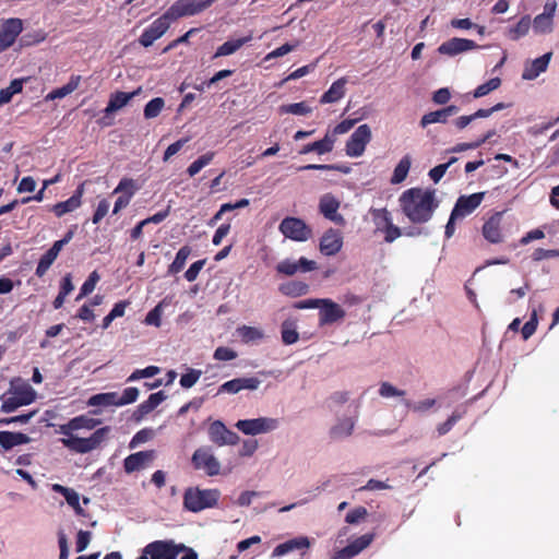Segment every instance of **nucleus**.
I'll return each instance as SVG.
<instances>
[{"label": "nucleus", "mask_w": 559, "mask_h": 559, "mask_svg": "<svg viewBox=\"0 0 559 559\" xmlns=\"http://www.w3.org/2000/svg\"><path fill=\"white\" fill-rule=\"evenodd\" d=\"M399 202L405 216L415 224L431 219L439 207V201L433 189H407L400 195Z\"/></svg>", "instance_id": "obj_1"}, {"label": "nucleus", "mask_w": 559, "mask_h": 559, "mask_svg": "<svg viewBox=\"0 0 559 559\" xmlns=\"http://www.w3.org/2000/svg\"><path fill=\"white\" fill-rule=\"evenodd\" d=\"M9 393L12 395L8 396V394L4 393L0 396L2 402L1 411L3 413L15 412L21 406L32 404L37 397L36 391L29 383L25 382L21 378H16L11 381Z\"/></svg>", "instance_id": "obj_2"}, {"label": "nucleus", "mask_w": 559, "mask_h": 559, "mask_svg": "<svg viewBox=\"0 0 559 559\" xmlns=\"http://www.w3.org/2000/svg\"><path fill=\"white\" fill-rule=\"evenodd\" d=\"M110 430L109 426L98 428L88 438H80L71 433V436H67L68 438L61 439V442L69 450L85 454L98 449L108 438Z\"/></svg>", "instance_id": "obj_3"}, {"label": "nucleus", "mask_w": 559, "mask_h": 559, "mask_svg": "<svg viewBox=\"0 0 559 559\" xmlns=\"http://www.w3.org/2000/svg\"><path fill=\"white\" fill-rule=\"evenodd\" d=\"M221 492L217 489L188 487L183 495V506L192 512H199L215 507Z\"/></svg>", "instance_id": "obj_4"}, {"label": "nucleus", "mask_w": 559, "mask_h": 559, "mask_svg": "<svg viewBox=\"0 0 559 559\" xmlns=\"http://www.w3.org/2000/svg\"><path fill=\"white\" fill-rule=\"evenodd\" d=\"M139 390L134 386H129L123 390L120 395L118 392H106L92 395L88 401V406H123L136 401Z\"/></svg>", "instance_id": "obj_5"}, {"label": "nucleus", "mask_w": 559, "mask_h": 559, "mask_svg": "<svg viewBox=\"0 0 559 559\" xmlns=\"http://www.w3.org/2000/svg\"><path fill=\"white\" fill-rule=\"evenodd\" d=\"M174 20L175 5H170L164 15L155 20L147 28L143 31L139 38L140 44L144 47L153 45L155 40L165 34Z\"/></svg>", "instance_id": "obj_6"}, {"label": "nucleus", "mask_w": 559, "mask_h": 559, "mask_svg": "<svg viewBox=\"0 0 559 559\" xmlns=\"http://www.w3.org/2000/svg\"><path fill=\"white\" fill-rule=\"evenodd\" d=\"M280 231L294 241H307L312 237V229L299 217H285L280 224Z\"/></svg>", "instance_id": "obj_7"}, {"label": "nucleus", "mask_w": 559, "mask_h": 559, "mask_svg": "<svg viewBox=\"0 0 559 559\" xmlns=\"http://www.w3.org/2000/svg\"><path fill=\"white\" fill-rule=\"evenodd\" d=\"M371 139V131L367 124L358 127L345 144V153L349 157H359L366 152V144Z\"/></svg>", "instance_id": "obj_8"}, {"label": "nucleus", "mask_w": 559, "mask_h": 559, "mask_svg": "<svg viewBox=\"0 0 559 559\" xmlns=\"http://www.w3.org/2000/svg\"><path fill=\"white\" fill-rule=\"evenodd\" d=\"M191 463L195 469H202L209 476L219 474L221 463L210 449L200 448L195 450L192 454Z\"/></svg>", "instance_id": "obj_9"}, {"label": "nucleus", "mask_w": 559, "mask_h": 559, "mask_svg": "<svg viewBox=\"0 0 559 559\" xmlns=\"http://www.w3.org/2000/svg\"><path fill=\"white\" fill-rule=\"evenodd\" d=\"M486 192H475L460 195L452 209V218H464L472 214L481 203Z\"/></svg>", "instance_id": "obj_10"}, {"label": "nucleus", "mask_w": 559, "mask_h": 559, "mask_svg": "<svg viewBox=\"0 0 559 559\" xmlns=\"http://www.w3.org/2000/svg\"><path fill=\"white\" fill-rule=\"evenodd\" d=\"M319 307V325H329L342 321L345 318V311L338 302L331 298H321Z\"/></svg>", "instance_id": "obj_11"}, {"label": "nucleus", "mask_w": 559, "mask_h": 559, "mask_svg": "<svg viewBox=\"0 0 559 559\" xmlns=\"http://www.w3.org/2000/svg\"><path fill=\"white\" fill-rule=\"evenodd\" d=\"M245 435H259L277 428L278 421L274 418L260 417L254 419H240L235 425Z\"/></svg>", "instance_id": "obj_12"}, {"label": "nucleus", "mask_w": 559, "mask_h": 559, "mask_svg": "<svg viewBox=\"0 0 559 559\" xmlns=\"http://www.w3.org/2000/svg\"><path fill=\"white\" fill-rule=\"evenodd\" d=\"M209 438L217 447L236 445L239 435L228 429L221 420H215L209 427Z\"/></svg>", "instance_id": "obj_13"}, {"label": "nucleus", "mask_w": 559, "mask_h": 559, "mask_svg": "<svg viewBox=\"0 0 559 559\" xmlns=\"http://www.w3.org/2000/svg\"><path fill=\"white\" fill-rule=\"evenodd\" d=\"M139 559H175V543L153 542L143 549Z\"/></svg>", "instance_id": "obj_14"}, {"label": "nucleus", "mask_w": 559, "mask_h": 559, "mask_svg": "<svg viewBox=\"0 0 559 559\" xmlns=\"http://www.w3.org/2000/svg\"><path fill=\"white\" fill-rule=\"evenodd\" d=\"M478 45L475 40L462 37H452L441 43L438 51L445 56H456L462 52L477 49Z\"/></svg>", "instance_id": "obj_15"}, {"label": "nucleus", "mask_w": 559, "mask_h": 559, "mask_svg": "<svg viewBox=\"0 0 559 559\" xmlns=\"http://www.w3.org/2000/svg\"><path fill=\"white\" fill-rule=\"evenodd\" d=\"M340 202L332 193L323 194L319 200V212L328 219L343 226L345 218L338 214Z\"/></svg>", "instance_id": "obj_16"}, {"label": "nucleus", "mask_w": 559, "mask_h": 559, "mask_svg": "<svg viewBox=\"0 0 559 559\" xmlns=\"http://www.w3.org/2000/svg\"><path fill=\"white\" fill-rule=\"evenodd\" d=\"M343 237L340 230L330 227L320 238L319 249L326 257L338 254L342 250Z\"/></svg>", "instance_id": "obj_17"}, {"label": "nucleus", "mask_w": 559, "mask_h": 559, "mask_svg": "<svg viewBox=\"0 0 559 559\" xmlns=\"http://www.w3.org/2000/svg\"><path fill=\"white\" fill-rule=\"evenodd\" d=\"M261 380L257 377H241L235 378L224 382L219 388L217 393H229L237 394L241 392V390H257L260 385Z\"/></svg>", "instance_id": "obj_18"}, {"label": "nucleus", "mask_w": 559, "mask_h": 559, "mask_svg": "<svg viewBox=\"0 0 559 559\" xmlns=\"http://www.w3.org/2000/svg\"><path fill=\"white\" fill-rule=\"evenodd\" d=\"M374 533H367L349 542L346 547L337 551L336 559H352L364 551L373 540Z\"/></svg>", "instance_id": "obj_19"}, {"label": "nucleus", "mask_w": 559, "mask_h": 559, "mask_svg": "<svg viewBox=\"0 0 559 559\" xmlns=\"http://www.w3.org/2000/svg\"><path fill=\"white\" fill-rule=\"evenodd\" d=\"M102 424L100 419L90 417L87 415H80L70 419L67 424L60 426V433L63 436H71L75 430L86 429L93 430Z\"/></svg>", "instance_id": "obj_20"}, {"label": "nucleus", "mask_w": 559, "mask_h": 559, "mask_svg": "<svg viewBox=\"0 0 559 559\" xmlns=\"http://www.w3.org/2000/svg\"><path fill=\"white\" fill-rule=\"evenodd\" d=\"M503 212H495L483 225V236L491 243H499L503 240L501 231Z\"/></svg>", "instance_id": "obj_21"}, {"label": "nucleus", "mask_w": 559, "mask_h": 559, "mask_svg": "<svg viewBox=\"0 0 559 559\" xmlns=\"http://www.w3.org/2000/svg\"><path fill=\"white\" fill-rule=\"evenodd\" d=\"M83 194L84 183H81L68 200L56 203L55 205L51 206L50 211L57 217H61L67 213H71L81 206Z\"/></svg>", "instance_id": "obj_22"}, {"label": "nucleus", "mask_w": 559, "mask_h": 559, "mask_svg": "<svg viewBox=\"0 0 559 559\" xmlns=\"http://www.w3.org/2000/svg\"><path fill=\"white\" fill-rule=\"evenodd\" d=\"M317 269L316 261L308 260L306 258H300L298 261H292L286 259L281 261L276 265V271L281 274L292 276L298 271L300 272H310Z\"/></svg>", "instance_id": "obj_23"}, {"label": "nucleus", "mask_w": 559, "mask_h": 559, "mask_svg": "<svg viewBox=\"0 0 559 559\" xmlns=\"http://www.w3.org/2000/svg\"><path fill=\"white\" fill-rule=\"evenodd\" d=\"M460 108L455 105H450L444 108L429 111L421 116L419 120V126L425 129L430 124L441 123L445 124L449 118L459 112Z\"/></svg>", "instance_id": "obj_24"}, {"label": "nucleus", "mask_w": 559, "mask_h": 559, "mask_svg": "<svg viewBox=\"0 0 559 559\" xmlns=\"http://www.w3.org/2000/svg\"><path fill=\"white\" fill-rule=\"evenodd\" d=\"M552 57V52H546L542 57L532 60L531 62H526L523 72L522 79L526 81L536 80L540 74L546 72L548 63Z\"/></svg>", "instance_id": "obj_25"}, {"label": "nucleus", "mask_w": 559, "mask_h": 559, "mask_svg": "<svg viewBox=\"0 0 559 559\" xmlns=\"http://www.w3.org/2000/svg\"><path fill=\"white\" fill-rule=\"evenodd\" d=\"M153 460L154 451H140L127 456L123 461V467L130 474L147 467Z\"/></svg>", "instance_id": "obj_26"}, {"label": "nucleus", "mask_w": 559, "mask_h": 559, "mask_svg": "<svg viewBox=\"0 0 559 559\" xmlns=\"http://www.w3.org/2000/svg\"><path fill=\"white\" fill-rule=\"evenodd\" d=\"M311 546V542L309 537L307 536H298L288 539L287 542H283L282 544L277 545L273 551L272 557H282L284 555H287L294 550H305L309 549Z\"/></svg>", "instance_id": "obj_27"}, {"label": "nucleus", "mask_w": 559, "mask_h": 559, "mask_svg": "<svg viewBox=\"0 0 559 559\" xmlns=\"http://www.w3.org/2000/svg\"><path fill=\"white\" fill-rule=\"evenodd\" d=\"M356 420L350 417L342 418L336 421L329 430L331 441H341L343 438H349L353 435Z\"/></svg>", "instance_id": "obj_28"}, {"label": "nucleus", "mask_w": 559, "mask_h": 559, "mask_svg": "<svg viewBox=\"0 0 559 559\" xmlns=\"http://www.w3.org/2000/svg\"><path fill=\"white\" fill-rule=\"evenodd\" d=\"M214 0H178L177 16H192L211 5Z\"/></svg>", "instance_id": "obj_29"}, {"label": "nucleus", "mask_w": 559, "mask_h": 559, "mask_svg": "<svg viewBox=\"0 0 559 559\" xmlns=\"http://www.w3.org/2000/svg\"><path fill=\"white\" fill-rule=\"evenodd\" d=\"M346 78L335 81L320 97V104H333L340 102L345 94Z\"/></svg>", "instance_id": "obj_30"}, {"label": "nucleus", "mask_w": 559, "mask_h": 559, "mask_svg": "<svg viewBox=\"0 0 559 559\" xmlns=\"http://www.w3.org/2000/svg\"><path fill=\"white\" fill-rule=\"evenodd\" d=\"M31 438L23 432L0 431V445L8 451L21 444L29 443Z\"/></svg>", "instance_id": "obj_31"}, {"label": "nucleus", "mask_w": 559, "mask_h": 559, "mask_svg": "<svg viewBox=\"0 0 559 559\" xmlns=\"http://www.w3.org/2000/svg\"><path fill=\"white\" fill-rule=\"evenodd\" d=\"M334 142L335 140L332 136L325 134L323 139L304 145L300 154H309L314 152L319 155H323L331 153L334 147Z\"/></svg>", "instance_id": "obj_32"}, {"label": "nucleus", "mask_w": 559, "mask_h": 559, "mask_svg": "<svg viewBox=\"0 0 559 559\" xmlns=\"http://www.w3.org/2000/svg\"><path fill=\"white\" fill-rule=\"evenodd\" d=\"M136 94L138 92H116L111 94L109 102L106 108L104 109L106 117L124 107L129 103V100H131Z\"/></svg>", "instance_id": "obj_33"}, {"label": "nucleus", "mask_w": 559, "mask_h": 559, "mask_svg": "<svg viewBox=\"0 0 559 559\" xmlns=\"http://www.w3.org/2000/svg\"><path fill=\"white\" fill-rule=\"evenodd\" d=\"M80 81H81L80 75H72L66 85L58 87L56 90H52L46 96V99L53 100V99H60V98L66 97L67 95L71 94L79 87Z\"/></svg>", "instance_id": "obj_34"}, {"label": "nucleus", "mask_w": 559, "mask_h": 559, "mask_svg": "<svg viewBox=\"0 0 559 559\" xmlns=\"http://www.w3.org/2000/svg\"><path fill=\"white\" fill-rule=\"evenodd\" d=\"M250 36H247L224 41L223 45L216 49L214 57L229 56L235 53L238 51V49H241L242 46L246 45L248 40H250Z\"/></svg>", "instance_id": "obj_35"}, {"label": "nucleus", "mask_w": 559, "mask_h": 559, "mask_svg": "<svg viewBox=\"0 0 559 559\" xmlns=\"http://www.w3.org/2000/svg\"><path fill=\"white\" fill-rule=\"evenodd\" d=\"M278 290L286 296L299 297L308 294L309 285L304 282H297V280H292L288 283L281 284Z\"/></svg>", "instance_id": "obj_36"}, {"label": "nucleus", "mask_w": 559, "mask_h": 559, "mask_svg": "<svg viewBox=\"0 0 559 559\" xmlns=\"http://www.w3.org/2000/svg\"><path fill=\"white\" fill-rule=\"evenodd\" d=\"M411 167L412 158L409 155H406L394 167L391 177V183L399 185L403 182L407 178Z\"/></svg>", "instance_id": "obj_37"}, {"label": "nucleus", "mask_w": 559, "mask_h": 559, "mask_svg": "<svg viewBox=\"0 0 559 559\" xmlns=\"http://www.w3.org/2000/svg\"><path fill=\"white\" fill-rule=\"evenodd\" d=\"M369 213L371 214L377 230L383 231L392 222V215L386 209H370Z\"/></svg>", "instance_id": "obj_38"}, {"label": "nucleus", "mask_w": 559, "mask_h": 559, "mask_svg": "<svg viewBox=\"0 0 559 559\" xmlns=\"http://www.w3.org/2000/svg\"><path fill=\"white\" fill-rule=\"evenodd\" d=\"M531 25V17L528 15H523L516 23V25L508 31V36L513 40H518L519 38L525 36L528 33Z\"/></svg>", "instance_id": "obj_39"}, {"label": "nucleus", "mask_w": 559, "mask_h": 559, "mask_svg": "<svg viewBox=\"0 0 559 559\" xmlns=\"http://www.w3.org/2000/svg\"><path fill=\"white\" fill-rule=\"evenodd\" d=\"M495 133L496 132L493 130H490L484 136L475 140L473 142L457 143L454 146V148L452 150V152H454V153H462V152H465V151H468V150H476V147L480 146L481 144H484L485 142L490 140L491 136L495 135Z\"/></svg>", "instance_id": "obj_40"}, {"label": "nucleus", "mask_w": 559, "mask_h": 559, "mask_svg": "<svg viewBox=\"0 0 559 559\" xmlns=\"http://www.w3.org/2000/svg\"><path fill=\"white\" fill-rule=\"evenodd\" d=\"M299 340V334L294 322L285 321L282 324V341L286 345L295 344Z\"/></svg>", "instance_id": "obj_41"}, {"label": "nucleus", "mask_w": 559, "mask_h": 559, "mask_svg": "<svg viewBox=\"0 0 559 559\" xmlns=\"http://www.w3.org/2000/svg\"><path fill=\"white\" fill-rule=\"evenodd\" d=\"M552 24V19H550L548 13H540L534 19L533 28L536 33L545 34L551 32Z\"/></svg>", "instance_id": "obj_42"}, {"label": "nucleus", "mask_w": 559, "mask_h": 559, "mask_svg": "<svg viewBox=\"0 0 559 559\" xmlns=\"http://www.w3.org/2000/svg\"><path fill=\"white\" fill-rule=\"evenodd\" d=\"M56 259H57V255L53 252H51L50 250H47L40 257V259L37 263V266H36L35 274L38 277H43L47 273L49 267L52 265V263L55 262Z\"/></svg>", "instance_id": "obj_43"}, {"label": "nucleus", "mask_w": 559, "mask_h": 559, "mask_svg": "<svg viewBox=\"0 0 559 559\" xmlns=\"http://www.w3.org/2000/svg\"><path fill=\"white\" fill-rule=\"evenodd\" d=\"M500 85H501V80L499 78H492L488 82L478 85L473 92V97L474 98L485 97V95H487L490 92H492L493 90L498 88Z\"/></svg>", "instance_id": "obj_44"}, {"label": "nucleus", "mask_w": 559, "mask_h": 559, "mask_svg": "<svg viewBox=\"0 0 559 559\" xmlns=\"http://www.w3.org/2000/svg\"><path fill=\"white\" fill-rule=\"evenodd\" d=\"M538 326V314L537 311L534 309L531 313V318L528 321L524 323V325L521 328V335L524 341H527L530 337H532L537 330Z\"/></svg>", "instance_id": "obj_45"}, {"label": "nucleus", "mask_w": 559, "mask_h": 559, "mask_svg": "<svg viewBox=\"0 0 559 559\" xmlns=\"http://www.w3.org/2000/svg\"><path fill=\"white\" fill-rule=\"evenodd\" d=\"M280 111L282 114H293V115L305 116V115L312 112V108L310 106H308L307 103L301 102V103L283 105V106H281Z\"/></svg>", "instance_id": "obj_46"}, {"label": "nucleus", "mask_w": 559, "mask_h": 559, "mask_svg": "<svg viewBox=\"0 0 559 559\" xmlns=\"http://www.w3.org/2000/svg\"><path fill=\"white\" fill-rule=\"evenodd\" d=\"M1 29L4 31L10 36H12L14 39H16L17 36L23 31L22 20H20L17 17L8 19L3 22Z\"/></svg>", "instance_id": "obj_47"}, {"label": "nucleus", "mask_w": 559, "mask_h": 559, "mask_svg": "<svg viewBox=\"0 0 559 559\" xmlns=\"http://www.w3.org/2000/svg\"><path fill=\"white\" fill-rule=\"evenodd\" d=\"M214 156H215V153L210 152V153H206V154L200 156L194 162H192L188 166L189 176L190 177L195 176V174H198L203 167H205L206 165H209L211 163V160L213 159Z\"/></svg>", "instance_id": "obj_48"}, {"label": "nucleus", "mask_w": 559, "mask_h": 559, "mask_svg": "<svg viewBox=\"0 0 559 559\" xmlns=\"http://www.w3.org/2000/svg\"><path fill=\"white\" fill-rule=\"evenodd\" d=\"M164 105H165L164 99L160 97H155V98L151 99L144 107V117L146 119H152V118L157 117L160 114Z\"/></svg>", "instance_id": "obj_49"}, {"label": "nucleus", "mask_w": 559, "mask_h": 559, "mask_svg": "<svg viewBox=\"0 0 559 559\" xmlns=\"http://www.w3.org/2000/svg\"><path fill=\"white\" fill-rule=\"evenodd\" d=\"M202 376V370L187 368V372L180 377V385L183 389H191Z\"/></svg>", "instance_id": "obj_50"}, {"label": "nucleus", "mask_w": 559, "mask_h": 559, "mask_svg": "<svg viewBox=\"0 0 559 559\" xmlns=\"http://www.w3.org/2000/svg\"><path fill=\"white\" fill-rule=\"evenodd\" d=\"M98 281V273L96 271H93L87 277V280L81 286L80 294L78 295L76 300H80L81 298L90 295L94 290Z\"/></svg>", "instance_id": "obj_51"}, {"label": "nucleus", "mask_w": 559, "mask_h": 559, "mask_svg": "<svg viewBox=\"0 0 559 559\" xmlns=\"http://www.w3.org/2000/svg\"><path fill=\"white\" fill-rule=\"evenodd\" d=\"M160 369L156 366H148L144 369L134 370L127 379V382H133L143 378H152L159 373Z\"/></svg>", "instance_id": "obj_52"}, {"label": "nucleus", "mask_w": 559, "mask_h": 559, "mask_svg": "<svg viewBox=\"0 0 559 559\" xmlns=\"http://www.w3.org/2000/svg\"><path fill=\"white\" fill-rule=\"evenodd\" d=\"M464 413H461V411H455L445 421L438 425V432L439 436L445 435L449 432L453 426L463 418Z\"/></svg>", "instance_id": "obj_53"}, {"label": "nucleus", "mask_w": 559, "mask_h": 559, "mask_svg": "<svg viewBox=\"0 0 559 559\" xmlns=\"http://www.w3.org/2000/svg\"><path fill=\"white\" fill-rule=\"evenodd\" d=\"M367 509L366 507H357L353 510H350L349 512H347V514L345 515V522L347 524H359L361 523L362 521H365L366 516H367Z\"/></svg>", "instance_id": "obj_54"}, {"label": "nucleus", "mask_w": 559, "mask_h": 559, "mask_svg": "<svg viewBox=\"0 0 559 559\" xmlns=\"http://www.w3.org/2000/svg\"><path fill=\"white\" fill-rule=\"evenodd\" d=\"M167 306H168V304L166 302V299L163 300L162 302H159L154 309H152L147 313V316L145 318V322L147 324L159 326L162 313L164 311V308Z\"/></svg>", "instance_id": "obj_55"}, {"label": "nucleus", "mask_w": 559, "mask_h": 559, "mask_svg": "<svg viewBox=\"0 0 559 559\" xmlns=\"http://www.w3.org/2000/svg\"><path fill=\"white\" fill-rule=\"evenodd\" d=\"M457 160L456 157H451L449 162L439 164L436 167L431 168L429 170V177L435 182L438 183L440 179L444 176V173L447 171L448 167L455 163Z\"/></svg>", "instance_id": "obj_56"}, {"label": "nucleus", "mask_w": 559, "mask_h": 559, "mask_svg": "<svg viewBox=\"0 0 559 559\" xmlns=\"http://www.w3.org/2000/svg\"><path fill=\"white\" fill-rule=\"evenodd\" d=\"M559 258V249H544L537 248L532 253V259L535 262H539L547 259H557Z\"/></svg>", "instance_id": "obj_57"}, {"label": "nucleus", "mask_w": 559, "mask_h": 559, "mask_svg": "<svg viewBox=\"0 0 559 559\" xmlns=\"http://www.w3.org/2000/svg\"><path fill=\"white\" fill-rule=\"evenodd\" d=\"M64 499L67 503L73 508L78 515H85V511L80 506V495L74 489L71 488L69 493L66 495Z\"/></svg>", "instance_id": "obj_58"}, {"label": "nucleus", "mask_w": 559, "mask_h": 559, "mask_svg": "<svg viewBox=\"0 0 559 559\" xmlns=\"http://www.w3.org/2000/svg\"><path fill=\"white\" fill-rule=\"evenodd\" d=\"M379 394L382 397H394V396H404L405 391H401L394 388L389 381H383L380 384Z\"/></svg>", "instance_id": "obj_59"}, {"label": "nucleus", "mask_w": 559, "mask_h": 559, "mask_svg": "<svg viewBox=\"0 0 559 559\" xmlns=\"http://www.w3.org/2000/svg\"><path fill=\"white\" fill-rule=\"evenodd\" d=\"M36 413H37L36 411H33L27 414L0 418V427L7 426L10 424H15V423L27 424L35 416Z\"/></svg>", "instance_id": "obj_60"}, {"label": "nucleus", "mask_w": 559, "mask_h": 559, "mask_svg": "<svg viewBox=\"0 0 559 559\" xmlns=\"http://www.w3.org/2000/svg\"><path fill=\"white\" fill-rule=\"evenodd\" d=\"M237 352L226 347V346H218L214 350V358L218 361H229V359H236Z\"/></svg>", "instance_id": "obj_61"}, {"label": "nucleus", "mask_w": 559, "mask_h": 559, "mask_svg": "<svg viewBox=\"0 0 559 559\" xmlns=\"http://www.w3.org/2000/svg\"><path fill=\"white\" fill-rule=\"evenodd\" d=\"M134 191H135L134 180L131 178H123L120 180V182L114 190V193L123 192V195L132 197L134 194Z\"/></svg>", "instance_id": "obj_62"}, {"label": "nucleus", "mask_w": 559, "mask_h": 559, "mask_svg": "<svg viewBox=\"0 0 559 559\" xmlns=\"http://www.w3.org/2000/svg\"><path fill=\"white\" fill-rule=\"evenodd\" d=\"M109 206L110 204L106 199H103L98 202V205L92 217L93 224H98L107 215Z\"/></svg>", "instance_id": "obj_63"}, {"label": "nucleus", "mask_w": 559, "mask_h": 559, "mask_svg": "<svg viewBox=\"0 0 559 559\" xmlns=\"http://www.w3.org/2000/svg\"><path fill=\"white\" fill-rule=\"evenodd\" d=\"M206 263V260H199V261H195L194 263H192L189 269L186 271L185 273V277L188 280V281H195L200 271L203 269V266L205 265Z\"/></svg>", "instance_id": "obj_64"}]
</instances>
